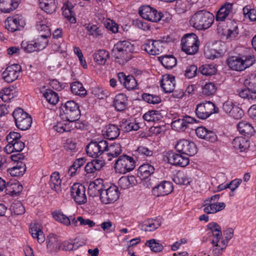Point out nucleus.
<instances>
[{"mask_svg":"<svg viewBox=\"0 0 256 256\" xmlns=\"http://www.w3.org/2000/svg\"><path fill=\"white\" fill-rule=\"evenodd\" d=\"M214 16L213 14L206 10L197 11L191 16L190 24L198 30H206L213 24Z\"/></svg>","mask_w":256,"mask_h":256,"instance_id":"nucleus-1","label":"nucleus"},{"mask_svg":"<svg viewBox=\"0 0 256 256\" xmlns=\"http://www.w3.org/2000/svg\"><path fill=\"white\" fill-rule=\"evenodd\" d=\"M256 62L253 55L231 56L226 60L228 67L233 70L241 72L252 66Z\"/></svg>","mask_w":256,"mask_h":256,"instance_id":"nucleus-2","label":"nucleus"},{"mask_svg":"<svg viewBox=\"0 0 256 256\" xmlns=\"http://www.w3.org/2000/svg\"><path fill=\"white\" fill-rule=\"evenodd\" d=\"M134 50V45L129 41H119L114 45L112 55L116 59L122 60L124 62L128 61L131 58V54Z\"/></svg>","mask_w":256,"mask_h":256,"instance_id":"nucleus-3","label":"nucleus"},{"mask_svg":"<svg viewBox=\"0 0 256 256\" xmlns=\"http://www.w3.org/2000/svg\"><path fill=\"white\" fill-rule=\"evenodd\" d=\"M244 84L246 88L238 90L239 96L248 99L250 102H256V74H251Z\"/></svg>","mask_w":256,"mask_h":256,"instance_id":"nucleus-4","label":"nucleus"},{"mask_svg":"<svg viewBox=\"0 0 256 256\" xmlns=\"http://www.w3.org/2000/svg\"><path fill=\"white\" fill-rule=\"evenodd\" d=\"M62 112L60 116L63 119H66L73 123L78 120L80 116V112L79 110V106L74 100L67 101L64 104L61 106Z\"/></svg>","mask_w":256,"mask_h":256,"instance_id":"nucleus-5","label":"nucleus"},{"mask_svg":"<svg viewBox=\"0 0 256 256\" xmlns=\"http://www.w3.org/2000/svg\"><path fill=\"white\" fill-rule=\"evenodd\" d=\"M182 50L187 54H196L199 47V41L198 36L194 34H184L181 39Z\"/></svg>","mask_w":256,"mask_h":256,"instance_id":"nucleus-6","label":"nucleus"},{"mask_svg":"<svg viewBox=\"0 0 256 256\" xmlns=\"http://www.w3.org/2000/svg\"><path fill=\"white\" fill-rule=\"evenodd\" d=\"M16 126L22 130H28L31 126L32 118L30 115L24 112L23 109L18 108L12 112Z\"/></svg>","mask_w":256,"mask_h":256,"instance_id":"nucleus-7","label":"nucleus"},{"mask_svg":"<svg viewBox=\"0 0 256 256\" xmlns=\"http://www.w3.org/2000/svg\"><path fill=\"white\" fill-rule=\"evenodd\" d=\"M136 162L132 156L123 154L116 160L114 168L117 172L124 174L132 170Z\"/></svg>","mask_w":256,"mask_h":256,"instance_id":"nucleus-8","label":"nucleus"},{"mask_svg":"<svg viewBox=\"0 0 256 256\" xmlns=\"http://www.w3.org/2000/svg\"><path fill=\"white\" fill-rule=\"evenodd\" d=\"M218 108L212 102L205 101L196 105L195 112L197 117L205 120L214 113H218Z\"/></svg>","mask_w":256,"mask_h":256,"instance_id":"nucleus-9","label":"nucleus"},{"mask_svg":"<svg viewBox=\"0 0 256 256\" xmlns=\"http://www.w3.org/2000/svg\"><path fill=\"white\" fill-rule=\"evenodd\" d=\"M106 148H107L106 140H92L86 146V152L88 155L90 157L97 158L102 154V158H104Z\"/></svg>","mask_w":256,"mask_h":256,"instance_id":"nucleus-10","label":"nucleus"},{"mask_svg":"<svg viewBox=\"0 0 256 256\" xmlns=\"http://www.w3.org/2000/svg\"><path fill=\"white\" fill-rule=\"evenodd\" d=\"M100 193V199L102 202L108 204L116 201L120 196L118 188L116 185L112 184L106 189L98 190Z\"/></svg>","mask_w":256,"mask_h":256,"instance_id":"nucleus-11","label":"nucleus"},{"mask_svg":"<svg viewBox=\"0 0 256 256\" xmlns=\"http://www.w3.org/2000/svg\"><path fill=\"white\" fill-rule=\"evenodd\" d=\"M166 40H146L142 46V49L151 55H158L162 52L164 48Z\"/></svg>","mask_w":256,"mask_h":256,"instance_id":"nucleus-12","label":"nucleus"},{"mask_svg":"<svg viewBox=\"0 0 256 256\" xmlns=\"http://www.w3.org/2000/svg\"><path fill=\"white\" fill-rule=\"evenodd\" d=\"M25 24L24 18L21 14L8 16L4 22L6 28L12 32L21 30Z\"/></svg>","mask_w":256,"mask_h":256,"instance_id":"nucleus-13","label":"nucleus"},{"mask_svg":"<svg viewBox=\"0 0 256 256\" xmlns=\"http://www.w3.org/2000/svg\"><path fill=\"white\" fill-rule=\"evenodd\" d=\"M138 13L143 18L152 22H159L164 16L162 12L149 6H140Z\"/></svg>","mask_w":256,"mask_h":256,"instance_id":"nucleus-14","label":"nucleus"},{"mask_svg":"<svg viewBox=\"0 0 256 256\" xmlns=\"http://www.w3.org/2000/svg\"><path fill=\"white\" fill-rule=\"evenodd\" d=\"M70 196L78 204H84L87 202L85 186L80 183H74L70 187Z\"/></svg>","mask_w":256,"mask_h":256,"instance_id":"nucleus-15","label":"nucleus"},{"mask_svg":"<svg viewBox=\"0 0 256 256\" xmlns=\"http://www.w3.org/2000/svg\"><path fill=\"white\" fill-rule=\"evenodd\" d=\"M178 152L188 156H193L197 152V148L195 144L188 140H180L175 146Z\"/></svg>","mask_w":256,"mask_h":256,"instance_id":"nucleus-16","label":"nucleus"},{"mask_svg":"<svg viewBox=\"0 0 256 256\" xmlns=\"http://www.w3.org/2000/svg\"><path fill=\"white\" fill-rule=\"evenodd\" d=\"M180 153L177 154L170 150L166 154L168 163L174 166L184 167L189 163V159L188 157L183 156Z\"/></svg>","mask_w":256,"mask_h":256,"instance_id":"nucleus-17","label":"nucleus"},{"mask_svg":"<svg viewBox=\"0 0 256 256\" xmlns=\"http://www.w3.org/2000/svg\"><path fill=\"white\" fill-rule=\"evenodd\" d=\"M173 190L172 184L166 180L158 182V184L152 190V194L156 197L168 195Z\"/></svg>","mask_w":256,"mask_h":256,"instance_id":"nucleus-18","label":"nucleus"},{"mask_svg":"<svg viewBox=\"0 0 256 256\" xmlns=\"http://www.w3.org/2000/svg\"><path fill=\"white\" fill-rule=\"evenodd\" d=\"M21 70L22 68L19 64H12L8 66L3 72L2 78L6 82H12L18 78Z\"/></svg>","mask_w":256,"mask_h":256,"instance_id":"nucleus-19","label":"nucleus"},{"mask_svg":"<svg viewBox=\"0 0 256 256\" xmlns=\"http://www.w3.org/2000/svg\"><path fill=\"white\" fill-rule=\"evenodd\" d=\"M106 145L104 158L108 161H110L113 158H117L122 152V146L119 143L114 142L109 144L106 140Z\"/></svg>","mask_w":256,"mask_h":256,"instance_id":"nucleus-20","label":"nucleus"},{"mask_svg":"<svg viewBox=\"0 0 256 256\" xmlns=\"http://www.w3.org/2000/svg\"><path fill=\"white\" fill-rule=\"evenodd\" d=\"M176 86L175 78L170 74H164L160 80V87L164 93L174 92Z\"/></svg>","mask_w":256,"mask_h":256,"instance_id":"nucleus-21","label":"nucleus"},{"mask_svg":"<svg viewBox=\"0 0 256 256\" xmlns=\"http://www.w3.org/2000/svg\"><path fill=\"white\" fill-rule=\"evenodd\" d=\"M128 104V97L126 94L120 93L116 94L112 102V106L116 110L122 112L125 110Z\"/></svg>","mask_w":256,"mask_h":256,"instance_id":"nucleus-22","label":"nucleus"},{"mask_svg":"<svg viewBox=\"0 0 256 256\" xmlns=\"http://www.w3.org/2000/svg\"><path fill=\"white\" fill-rule=\"evenodd\" d=\"M120 128L116 125L109 124L106 126L102 130L104 138L110 140L116 138L120 134Z\"/></svg>","mask_w":256,"mask_h":256,"instance_id":"nucleus-23","label":"nucleus"},{"mask_svg":"<svg viewBox=\"0 0 256 256\" xmlns=\"http://www.w3.org/2000/svg\"><path fill=\"white\" fill-rule=\"evenodd\" d=\"M162 223L160 218H149L144 222L141 226V230L146 232H152L158 228Z\"/></svg>","mask_w":256,"mask_h":256,"instance_id":"nucleus-24","label":"nucleus"},{"mask_svg":"<svg viewBox=\"0 0 256 256\" xmlns=\"http://www.w3.org/2000/svg\"><path fill=\"white\" fill-rule=\"evenodd\" d=\"M233 4L226 2L217 12L216 20V21H224L232 13Z\"/></svg>","mask_w":256,"mask_h":256,"instance_id":"nucleus-25","label":"nucleus"},{"mask_svg":"<svg viewBox=\"0 0 256 256\" xmlns=\"http://www.w3.org/2000/svg\"><path fill=\"white\" fill-rule=\"evenodd\" d=\"M196 134L199 138L210 141L214 142L216 139V136L214 132L208 130L205 127L199 126L196 129Z\"/></svg>","mask_w":256,"mask_h":256,"instance_id":"nucleus-26","label":"nucleus"},{"mask_svg":"<svg viewBox=\"0 0 256 256\" xmlns=\"http://www.w3.org/2000/svg\"><path fill=\"white\" fill-rule=\"evenodd\" d=\"M20 2V0H0V10L9 13L16 10Z\"/></svg>","mask_w":256,"mask_h":256,"instance_id":"nucleus-27","label":"nucleus"},{"mask_svg":"<svg viewBox=\"0 0 256 256\" xmlns=\"http://www.w3.org/2000/svg\"><path fill=\"white\" fill-rule=\"evenodd\" d=\"M84 26L88 34L92 36L93 38H98L103 35L104 28L98 24H86Z\"/></svg>","mask_w":256,"mask_h":256,"instance_id":"nucleus-28","label":"nucleus"},{"mask_svg":"<svg viewBox=\"0 0 256 256\" xmlns=\"http://www.w3.org/2000/svg\"><path fill=\"white\" fill-rule=\"evenodd\" d=\"M120 130L124 132H128L132 130H137L140 128L138 123L134 120L123 119L120 122Z\"/></svg>","mask_w":256,"mask_h":256,"instance_id":"nucleus-29","label":"nucleus"},{"mask_svg":"<svg viewBox=\"0 0 256 256\" xmlns=\"http://www.w3.org/2000/svg\"><path fill=\"white\" fill-rule=\"evenodd\" d=\"M61 183L62 180L59 172H52L48 182L50 188L58 193L61 191Z\"/></svg>","mask_w":256,"mask_h":256,"instance_id":"nucleus-30","label":"nucleus"},{"mask_svg":"<svg viewBox=\"0 0 256 256\" xmlns=\"http://www.w3.org/2000/svg\"><path fill=\"white\" fill-rule=\"evenodd\" d=\"M232 146L234 150H239L240 152H242L249 148L250 142L245 138L236 137L234 139Z\"/></svg>","mask_w":256,"mask_h":256,"instance_id":"nucleus-31","label":"nucleus"},{"mask_svg":"<svg viewBox=\"0 0 256 256\" xmlns=\"http://www.w3.org/2000/svg\"><path fill=\"white\" fill-rule=\"evenodd\" d=\"M207 227L208 230H211L212 235L214 236L212 244H214L215 242H219L222 236L221 227L217 223L214 222L209 223Z\"/></svg>","mask_w":256,"mask_h":256,"instance_id":"nucleus-32","label":"nucleus"},{"mask_svg":"<svg viewBox=\"0 0 256 256\" xmlns=\"http://www.w3.org/2000/svg\"><path fill=\"white\" fill-rule=\"evenodd\" d=\"M154 168L150 164L141 165L138 170V175L142 179H146L152 175L154 172Z\"/></svg>","mask_w":256,"mask_h":256,"instance_id":"nucleus-33","label":"nucleus"},{"mask_svg":"<svg viewBox=\"0 0 256 256\" xmlns=\"http://www.w3.org/2000/svg\"><path fill=\"white\" fill-rule=\"evenodd\" d=\"M237 128L242 134L248 137L252 136L254 132L253 126L246 121L240 122L238 124Z\"/></svg>","mask_w":256,"mask_h":256,"instance_id":"nucleus-34","label":"nucleus"},{"mask_svg":"<svg viewBox=\"0 0 256 256\" xmlns=\"http://www.w3.org/2000/svg\"><path fill=\"white\" fill-rule=\"evenodd\" d=\"M53 128L54 130L60 133L70 132L74 129L73 123L66 120L58 122L54 126Z\"/></svg>","mask_w":256,"mask_h":256,"instance_id":"nucleus-35","label":"nucleus"},{"mask_svg":"<svg viewBox=\"0 0 256 256\" xmlns=\"http://www.w3.org/2000/svg\"><path fill=\"white\" fill-rule=\"evenodd\" d=\"M26 170V166L22 162H19L12 168L8 169V172L12 176H22Z\"/></svg>","mask_w":256,"mask_h":256,"instance_id":"nucleus-36","label":"nucleus"},{"mask_svg":"<svg viewBox=\"0 0 256 256\" xmlns=\"http://www.w3.org/2000/svg\"><path fill=\"white\" fill-rule=\"evenodd\" d=\"M30 232L33 238H37L39 243H42L44 241L45 236L38 224H31L30 226Z\"/></svg>","mask_w":256,"mask_h":256,"instance_id":"nucleus-37","label":"nucleus"},{"mask_svg":"<svg viewBox=\"0 0 256 256\" xmlns=\"http://www.w3.org/2000/svg\"><path fill=\"white\" fill-rule=\"evenodd\" d=\"M118 184L122 188L126 189L135 186L137 184V180L134 176H124L119 179Z\"/></svg>","mask_w":256,"mask_h":256,"instance_id":"nucleus-38","label":"nucleus"},{"mask_svg":"<svg viewBox=\"0 0 256 256\" xmlns=\"http://www.w3.org/2000/svg\"><path fill=\"white\" fill-rule=\"evenodd\" d=\"M40 8L47 14H52L56 9V0H38Z\"/></svg>","mask_w":256,"mask_h":256,"instance_id":"nucleus-39","label":"nucleus"},{"mask_svg":"<svg viewBox=\"0 0 256 256\" xmlns=\"http://www.w3.org/2000/svg\"><path fill=\"white\" fill-rule=\"evenodd\" d=\"M158 58L162 66L167 69H172L176 64V59L172 55H165Z\"/></svg>","mask_w":256,"mask_h":256,"instance_id":"nucleus-40","label":"nucleus"},{"mask_svg":"<svg viewBox=\"0 0 256 256\" xmlns=\"http://www.w3.org/2000/svg\"><path fill=\"white\" fill-rule=\"evenodd\" d=\"M86 162L84 158H82L76 159L68 168V174L72 177L76 175L77 173L80 172V168Z\"/></svg>","mask_w":256,"mask_h":256,"instance_id":"nucleus-41","label":"nucleus"},{"mask_svg":"<svg viewBox=\"0 0 256 256\" xmlns=\"http://www.w3.org/2000/svg\"><path fill=\"white\" fill-rule=\"evenodd\" d=\"M93 58L98 64H104L109 58V54L105 50H99L94 54Z\"/></svg>","mask_w":256,"mask_h":256,"instance_id":"nucleus-42","label":"nucleus"},{"mask_svg":"<svg viewBox=\"0 0 256 256\" xmlns=\"http://www.w3.org/2000/svg\"><path fill=\"white\" fill-rule=\"evenodd\" d=\"M46 20L44 19L36 22V30L42 32L41 36H49L51 35V32Z\"/></svg>","mask_w":256,"mask_h":256,"instance_id":"nucleus-43","label":"nucleus"},{"mask_svg":"<svg viewBox=\"0 0 256 256\" xmlns=\"http://www.w3.org/2000/svg\"><path fill=\"white\" fill-rule=\"evenodd\" d=\"M172 180L177 184L188 186L190 184V178L182 172H178L172 178Z\"/></svg>","mask_w":256,"mask_h":256,"instance_id":"nucleus-44","label":"nucleus"},{"mask_svg":"<svg viewBox=\"0 0 256 256\" xmlns=\"http://www.w3.org/2000/svg\"><path fill=\"white\" fill-rule=\"evenodd\" d=\"M52 214L53 218L58 222L66 226L70 224V218L64 214L60 210H55Z\"/></svg>","mask_w":256,"mask_h":256,"instance_id":"nucleus-45","label":"nucleus"},{"mask_svg":"<svg viewBox=\"0 0 256 256\" xmlns=\"http://www.w3.org/2000/svg\"><path fill=\"white\" fill-rule=\"evenodd\" d=\"M70 5H71V4L69 3L64 5L62 8V14L70 22L75 24L76 22V18L74 16V13L72 10V8Z\"/></svg>","mask_w":256,"mask_h":256,"instance_id":"nucleus-46","label":"nucleus"},{"mask_svg":"<svg viewBox=\"0 0 256 256\" xmlns=\"http://www.w3.org/2000/svg\"><path fill=\"white\" fill-rule=\"evenodd\" d=\"M72 92L76 95L84 96L86 94V90L82 84L79 82H74L70 85Z\"/></svg>","mask_w":256,"mask_h":256,"instance_id":"nucleus-47","label":"nucleus"},{"mask_svg":"<svg viewBox=\"0 0 256 256\" xmlns=\"http://www.w3.org/2000/svg\"><path fill=\"white\" fill-rule=\"evenodd\" d=\"M43 96L49 104L54 106L56 105L59 101L58 94L52 90H46L43 94Z\"/></svg>","mask_w":256,"mask_h":256,"instance_id":"nucleus-48","label":"nucleus"},{"mask_svg":"<svg viewBox=\"0 0 256 256\" xmlns=\"http://www.w3.org/2000/svg\"><path fill=\"white\" fill-rule=\"evenodd\" d=\"M226 207V204L224 202H220L218 204L216 202L212 203L209 206H205L204 208V211L206 214H214L218 212L224 210Z\"/></svg>","mask_w":256,"mask_h":256,"instance_id":"nucleus-49","label":"nucleus"},{"mask_svg":"<svg viewBox=\"0 0 256 256\" xmlns=\"http://www.w3.org/2000/svg\"><path fill=\"white\" fill-rule=\"evenodd\" d=\"M174 118H176V120H173L171 124L172 128L174 130L178 132H183L185 130L186 128V124L184 122L180 116L178 115V118L176 116Z\"/></svg>","mask_w":256,"mask_h":256,"instance_id":"nucleus-50","label":"nucleus"},{"mask_svg":"<svg viewBox=\"0 0 256 256\" xmlns=\"http://www.w3.org/2000/svg\"><path fill=\"white\" fill-rule=\"evenodd\" d=\"M198 72L205 76H212L216 72V68L213 64H206L199 68Z\"/></svg>","mask_w":256,"mask_h":256,"instance_id":"nucleus-51","label":"nucleus"},{"mask_svg":"<svg viewBox=\"0 0 256 256\" xmlns=\"http://www.w3.org/2000/svg\"><path fill=\"white\" fill-rule=\"evenodd\" d=\"M142 118L148 122H156L160 119V114L158 111L152 110L144 114Z\"/></svg>","mask_w":256,"mask_h":256,"instance_id":"nucleus-52","label":"nucleus"},{"mask_svg":"<svg viewBox=\"0 0 256 256\" xmlns=\"http://www.w3.org/2000/svg\"><path fill=\"white\" fill-rule=\"evenodd\" d=\"M232 27L229 28L226 34V38L228 40H232L234 39L238 34V26L235 22H232Z\"/></svg>","mask_w":256,"mask_h":256,"instance_id":"nucleus-53","label":"nucleus"},{"mask_svg":"<svg viewBox=\"0 0 256 256\" xmlns=\"http://www.w3.org/2000/svg\"><path fill=\"white\" fill-rule=\"evenodd\" d=\"M216 91V87L213 82H207L202 88V93L206 96H212Z\"/></svg>","mask_w":256,"mask_h":256,"instance_id":"nucleus-54","label":"nucleus"},{"mask_svg":"<svg viewBox=\"0 0 256 256\" xmlns=\"http://www.w3.org/2000/svg\"><path fill=\"white\" fill-rule=\"evenodd\" d=\"M10 210L12 214L14 215H21L25 212L24 207L20 202L12 203Z\"/></svg>","mask_w":256,"mask_h":256,"instance_id":"nucleus-55","label":"nucleus"},{"mask_svg":"<svg viewBox=\"0 0 256 256\" xmlns=\"http://www.w3.org/2000/svg\"><path fill=\"white\" fill-rule=\"evenodd\" d=\"M146 246H148L150 250L155 252H160L162 250L163 246L156 242L155 239H151L146 241Z\"/></svg>","mask_w":256,"mask_h":256,"instance_id":"nucleus-56","label":"nucleus"},{"mask_svg":"<svg viewBox=\"0 0 256 256\" xmlns=\"http://www.w3.org/2000/svg\"><path fill=\"white\" fill-rule=\"evenodd\" d=\"M212 245L216 247L212 251L214 256H220L222 254L223 250L226 246V242H225V240H221L220 242L219 240V242H215Z\"/></svg>","mask_w":256,"mask_h":256,"instance_id":"nucleus-57","label":"nucleus"},{"mask_svg":"<svg viewBox=\"0 0 256 256\" xmlns=\"http://www.w3.org/2000/svg\"><path fill=\"white\" fill-rule=\"evenodd\" d=\"M142 99L151 104H157L161 102L160 98L156 95L145 93L142 95Z\"/></svg>","mask_w":256,"mask_h":256,"instance_id":"nucleus-58","label":"nucleus"},{"mask_svg":"<svg viewBox=\"0 0 256 256\" xmlns=\"http://www.w3.org/2000/svg\"><path fill=\"white\" fill-rule=\"evenodd\" d=\"M134 152L135 155L137 156L138 158L141 156V158H144L145 156H150L153 154L152 150L144 146H138Z\"/></svg>","mask_w":256,"mask_h":256,"instance_id":"nucleus-59","label":"nucleus"},{"mask_svg":"<svg viewBox=\"0 0 256 256\" xmlns=\"http://www.w3.org/2000/svg\"><path fill=\"white\" fill-rule=\"evenodd\" d=\"M124 86L128 90L135 89L137 86V82L134 76L132 75L127 76Z\"/></svg>","mask_w":256,"mask_h":256,"instance_id":"nucleus-60","label":"nucleus"},{"mask_svg":"<svg viewBox=\"0 0 256 256\" xmlns=\"http://www.w3.org/2000/svg\"><path fill=\"white\" fill-rule=\"evenodd\" d=\"M21 48L25 52L28 53L37 51L34 41H22L21 44Z\"/></svg>","mask_w":256,"mask_h":256,"instance_id":"nucleus-61","label":"nucleus"},{"mask_svg":"<svg viewBox=\"0 0 256 256\" xmlns=\"http://www.w3.org/2000/svg\"><path fill=\"white\" fill-rule=\"evenodd\" d=\"M48 36L40 35L36 41H34L37 51H39L45 48L48 44Z\"/></svg>","mask_w":256,"mask_h":256,"instance_id":"nucleus-62","label":"nucleus"},{"mask_svg":"<svg viewBox=\"0 0 256 256\" xmlns=\"http://www.w3.org/2000/svg\"><path fill=\"white\" fill-rule=\"evenodd\" d=\"M52 44V48L54 51L62 53L66 51V44L62 40L60 41H58V40H54Z\"/></svg>","mask_w":256,"mask_h":256,"instance_id":"nucleus-63","label":"nucleus"},{"mask_svg":"<svg viewBox=\"0 0 256 256\" xmlns=\"http://www.w3.org/2000/svg\"><path fill=\"white\" fill-rule=\"evenodd\" d=\"M175 9L178 14H182L188 9V4L186 0H176Z\"/></svg>","mask_w":256,"mask_h":256,"instance_id":"nucleus-64","label":"nucleus"}]
</instances>
